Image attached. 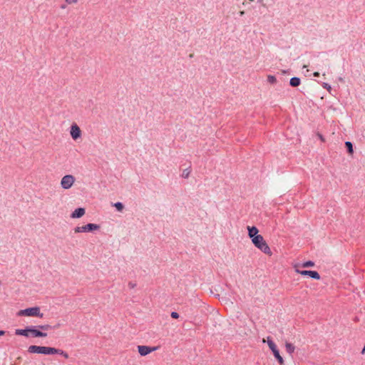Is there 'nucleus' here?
<instances>
[{"instance_id":"1","label":"nucleus","mask_w":365,"mask_h":365,"mask_svg":"<svg viewBox=\"0 0 365 365\" xmlns=\"http://www.w3.org/2000/svg\"><path fill=\"white\" fill-rule=\"evenodd\" d=\"M28 352L31 354H41L44 355L59 354L63 356L65 359H68L69 357L68 353L63 350L50 346L31 345L28 348Z\"/></svg>"},{"instance_id":"2","label":"nucleus","mask_w":365,"mask_h":365,"mask_svg":"<svg viewBox=\"0 0 365 365\" xmlns=\"http://www.w3.org/2000/svg\"><path fill=\"white\" fill-rule=\"evenodd\" d=\"M29 333L31 334L33 337H46L47 333L43 332L36 329L35 326H28L25 329H17L15 330V334L18 336H24L26 337L29 336Z\"/></svg>"},{"instance_id":"3","label":"nucleus","mask_w":365,"mask_h":365,"mask_svg":"<svg viewBox=\"0 0 365 365\" xmlns=\"http://www.w3.org/2000/svg\"><path fill=\"white\" fill-rule=\"evenodd\" d=\"M252 242L256 247H257L259 250H260L264 254H267L269 255H272V252H271L269 247L268 246V245L267 244L264 237L261 235H259L258 236H255V237H254L252 240Z\"/></svg>"},{"instance_id":"4","label":"nucleus","mask_w":365,"mask_h":365,"mask_svg":"<svg viewBox=\"0 0 365 365\" xmlns=\"http://www.w3.org/2000/svg\"><path fill=\"white\" fill-rule=\"evenodd\" d=\"M17 316L38 317L40 318H43V314L41 312L40 307H33L19 310L17 313Z\"/></svg>"},{"instance_id":"5","label":"nucleus","mask_w":365,"mask_h":365,"mask_svg":"<svg viewBox=\"0 0 365 365\" xmlns=\"http://www.w3.org/2000/svg\"><path fill=\"white\" fill-rule=\"evenodd\" d=\"M267 344L269 346V348L272 350L274 356L277 360L279 364L280 365H283L284 362V359L280 355L279 351L277 349L276 344L269 337L267 338Z\"/></svg>"},{"instance_id":"6","label":"nucleus","mask_w":365,"mask_h":365,"mask_svg":"<svg viewBox=\"0 0 365 365\" xmlns=\"http://www.w3.org/2000/svg\"><path fill=\"white\" fill-rule=\"evenodd\" d=\"M100 229V225L94 223H88L86 225L81 227H76L74 228V232L76 233L79 232H91L96 230H98Z\"/></svg>"},{"instance_id":"7","label":"nucleus","mask_w":365,"mask_h":365,"mask_svg":"<svg viewBox=\"0 0 365 365\" xmlns=\"http://www.w3.org/2000/svg\"><path fill=\"white\" fill-rule=\"evenodd\" d=\"M299 265H294L295 271L298 274L303 276H309V277L319 280L321 279L320 274L318 272L314 270H302L298 268Z\"/></svg>"},{"instance_id":"8","label":"nucleus","mask_w":365,"mask_h":365,"mask_svg":"<svg viewBox=\"0 0 365 365\" xmlns=\"http://www.w3.org/2000/svg\"><path fill=\"white\" fill-rule=\"evenodd\" d=\"M76 180V178L72 175H66L63 176L61 180V187L65 189L68 190L72 187L74 182Z\"/></svg>"},{"instance_id":"9","label":"nucleus","mask_w":365,"mask_h":365,"mask_svg":"<svg viewBox=\"0 0 365 365\" xmlns=\"http://www.w3.org/2000/svg\"><path fill=\"white\" fill-rule=\"evenodd\" d=\"M157 349H158V346H148L144 345L138 346V353L142 356H145Z\"/></svg>"},{"instance_id":"10","label":"nucleus","mask_w":365,"mask_h":365,"mask_svg":"<svg viewBox=\"0 0 365 365\" xmlns=\"http://www.w3.org/2000/svg\"><path fill=\"white\" fill-rule=\"evenodd\" d=\"M70 134L71 138L76 140L77 139L80 138L81 136V130L80 129L79 126L76 123H73L71 126V130Z\"/></svg>"},{"instance_id":"11","label":"nucleus","mask_w":365,"mask_h":365,"mask_svg":"<svg viewBox=\"0 0 365 365\" xmlns=\"http://www.w3.org/2000/svg\"><path fill=\"white\" fill-rule=\"evenodd\" d=\"M86 210L83 207H78L76 208L71 214V218H80L85 215Z\"/></svg>"},{"instance_id":"12","label":"nucleus","mask_w":365,"mask_h":365,"mask_svg":"<svg viewBox=\"0 0 365 365\" xmlns=\"http://www.w3.org/2000/svg\"><path fill=\"white\" fill-rule=\"evenodd\" d=\"M247 230H248V236L252 240L255 236H258L259 230L257 227L255 226H247Z\"/></svg>"},{"instance_id":"13","label":"nucleus","mask_w":365,"mask_h":365,"mask_svg":"<svg viewBox=\"0 0 365 365\" xmlns=\"http://www.w3.org/2000/svg\"><path fill=\"white\" fill-rule=\"evenodd\" d=\"M301 80L298 77H292L289 81V85L292 87H297L300 85Z\"/></svg>"},{"instance_id":"14","label":"nucleus","mask_w":365,"mask_h":365,"mask_svg":"<svg viewBox=\"0 0 365 365\" xmlns=\"http://www.w3.org/2000/svg\"><path fill=\"white\" fill-rule=\"evenodd\" d=\"M285 348H286V351L288 354H289L290 355H292L294 350H295V346L294 344H292V343H289V342H286L285 344Z\"/></svg>"},{"instance_id":"15","label":"nucleus","mask_w":365,"mask_h":365,"mask_svg":"<svg viewBox=\"0 0 365 365\" xmlns=\"http://www.w3.org/2000/svg\"><path fill=\"white\" fill-rule=\"evenodd\" d=\"M345 148L349 155H352L354 153L353 144L350 141L345 142Z\"/></svg>"},{"instance_id":"16","label":"nucleus","mask_w":365,"mask_h":365,"mask_svg":"<svg viewBox=\"0 0 365 365\" xmlns=\"http://www.w3.org/2000/svg\"><path fill=\"white\" fill-rule=\"evenodd\" d=\"M297 265H299L298 268L299 267H312L314 266V262L313 261L308 260V261L303 262L301 264H298Z\"/></svg>"},{"instance_id":"17","label":"nucleus","mask_w":365,"mask_h":365,"mask_svg":"<svg viewBox=\"0 0 365 365\" xmlns=\"http://www.w3.org/2000/svg\"><path fill=\"white\" fill-rule=\"evenodd\" d=\"M113 206L116 208V210L119 212H122L124 209V205L120 202H115Z\"/></svg>"},{"instance_id":"18","label":"nucleus","mask_w":365,"mask_h":365,"mask_svg":"<svg viewBox=\"0 0 365 365\" xmlns=\"http://www.w3.org/2000/svg\"><path fill=\"white\" fill-rule=\"evenodd\" d=\"M267 81L271 84H275L277 83V78L274 76L269 75L267 76Z\"/></svg>"},{"instance_id":"19","label":"nucleus","mask_w":365,"mask_h":365,"mask_svg":"<svg viewBox=\"0 0 365 365\" xmlns=\"http://www.w3.org/2000/svg\"><path fill=\"white\" fill-rule=\"evenodd\" d=\"M38 329L43 330V331H48L49 329H52V326L49 324H43V325H39L37 327Z\"/></svg>"},{"instance_id":"20","label":"nucleus","mask_w":365,"mask_h":365,"mask_svg":"<svg viewBox=\"0 0 365 365\" xmlns=\"http://www.w3.org/2000/svg\"><path fill=\"white\" fill-rule=\"evenodd\" d=\"M190 174V170L189 168H186L182 171L181 176L183 178H187L189 177Z\"/></svg>"},{"instance_id":"21","label":"nucleus","mask_w":365,"mask_h":365,"mask_svg":"<svg viewBox=\"0 0 365 365\" xmlns=\"http://www.w3.org/2000/svg\"><path fill=\"white\" fill-rule=\"evenodd\" d=\"M322 87L325 89H327L328 91H330L331 89V86L327 83H323Z\"/></svg>"},{"instance_id":"22","label":"nucleus","mask_w":365,"mask_h":365,"mask_svg":"<svg viewBox=\"0 0 365 365\" xmlns=\"http://www.w3.org/2000/svg\"><path fill=\"white\" fill-rule=\"evenodd\" d=\"M170 316L173 319H178L180 317L179 314L176 312H172L170 314Z\"/></svg>"},{"instance_id":"23","label":"nucleus","mask_w":365,"mask_h":365,"mask_svg":"<svg viewBox=\"0 0 365 365\" xmlns=\"http://www.w3.org/2000/svg\"><path fill=\"white\" fill-rule=\"evenodd\" d=\"M128 285L130 289H134L136 287V284L133 282H129Z\"/></svg>"},{"instance_id":"24","label":"nucleus","mask_w":365,"mask_h":365,"mask_svg":"<svg viewBox=\"0 0 365 365\" xmlns=\"http://www.w3.org/2000/svg\"><path fill=\"white\" fill-rule=\"evenodd\" d=\"M257 1L263 6V7H267V5L264 2L263 0H257Z\"/></svg>"},{"instance_id":"25","label":"nucleus","mask_w":365,"mask_h":365,"mask_svg":"<svg viewBox=\"0 0 365 365\" xmlns=\"http://www.w3.org/2000/svg\"><path fill=\"white\" fill-rule=\"evenodd\" d=\"M60 327H61V324H60V323H58V324H56V325L52 326V329H58Z\"/></svg>"},{"instance_id":"26","label":"nucleus","mask_w":365,"mask_h":365,"mask_svg":"<svg viewBox=\"0 0 365 365\" xmlns=\"http://www.w3.org/2000/svg\"><path fill=\"white\" fill-rule=\"evenodd\" d=\"M68 4L76 3L78 0H66Z\"/></svg>"},{"instance_id":"27","label":"nucleus","mask_w":365,"mask_h":365,"mask_svg":"<svg viewBox=\"0 0 365 365\" xmlns=\"http://www.w3.org/2000/svg\"><path fill=\"white\" fill-rule=\"evenodd\" d=\"M313 76H314V77H319L320 73H319L318 71H315V72L313 73Z\"/></svg>"},{"instance_id":"28","label":"nucleus","mask_w":365,"mask_h":365,"mask_svg":"<svg viewBox=\"0 0 365 365\" xmlns=\"http://www.w3.org/2000/svg\"><path fill=\"white\" fill-rule=\"evenodd\" d=\"M6 334V331L0 330V336H4Z\"/></svg>"},{"instance_id":"29","label":"nucleus","mask_w":365,"mask_h":365,"mask_svg":"<svg viewBox=\"0 0 365 365\" xmlns=\"http://www.w3.org/2000/svg\"><path fill=\"white\" fill-rule=\"evenodd\" d=\"M239 14H240V16H242L245 14V11H240L239 12Z\"/></svg>"},{"instance_id":"30","label":"nucleus","mask_w":365,"mask_h":365,"mask_svg":"<svg viewBox=\"0 0 365 365\" xmlns=\"http://www.w3.org/2000/svg\"><path fill=\"white\" fill-rule=\"evenodd\" d=\"M282 73H289V70H283Z\"/></svg>"},{"instance_id":"31","label":"nucleus","mask_w":365,"mask_h":365,"mask_svg":"<svg viewBox=\"0 0 365 365\" xmlns=\"http://www.w3.org/2000/svg\"><path fill=\"white\" fill-rule=\"evenodd\" d=\"M361 354H365V345L364 346V347L362 349Z\"/></svg>"},{"instance_id":"32","label":"nucleus","mask_w":365,"mask_h":365,"mask_svg":"<svg viewBox=\"0 0 365 365\" xmlns=\"http://www.w3.org/2000/svg\"><path fill=\"white\" fill-rule=\"evenodd\" d=\"M319 138H320V139H321L322 141H324V138H323V136H322V135H319Z\"/></svg>"},{"instance_id":"33","label":"nucleus","mask_w":365,"mask_h":365,"mask_svg":"<svg viewBox=\"0 0 365 365\" xmlns=\"http://www.w3.org/2000/svg\"><path fill=\"white\" fill-rule=\"evenodd\" d=\"M192 56H193V54H190V58H192Z\"/></svg>"},{"instance_id":"34","label":"nucleus","mask_w":365,"mask_h":365,"mask_svg":"<svg viewBox=\"0 0 365 365\" xmlns=\"http://www.w3.org/2000/svg\"><path fill=\"white\" fill-rule=\"evenodd\" d=\"M61 8H62V9H64V8H65V6H64V5H62Z\"/></svg>"}]
</instances>
